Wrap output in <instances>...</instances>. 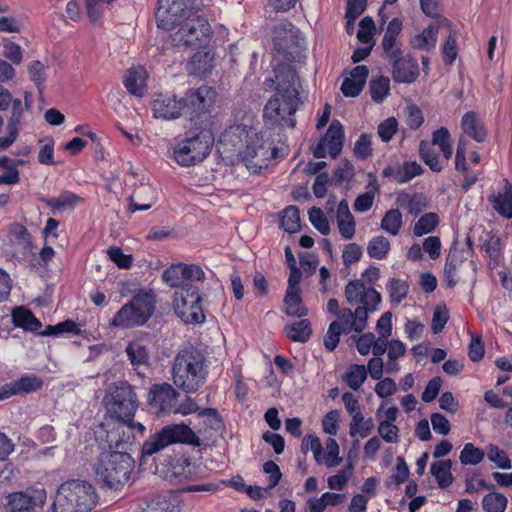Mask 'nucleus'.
<instances>
[{
    "mask_svg": "<svg viewBox=\"0 0 512 512\" xmlns=\"http://www.w3.org/2000/svg\"><path fill=\"white\" fill-rule=\"evenodd\" d=\"M192 0H158L155 12L157 27L163 30L178 28L172 35V45L206 49L212 36L208 20L196 15Z\"/></svg>",
    "mask_w": 512,
    "mask_h": 512,
    "instance_id": "1",
    "label": "nucleus"
},
{
    "mask_svg": "<svg viewBox=\"0 0 512 512\" xmlns=\"http://www.w3.org/2000/svg\"><path fill=\"white\" fill-rule=\"evenodd\" d=\"M205 278L203 269L195 264H172L163 271L165 284L176 288L173 306L176 314L187 324H198L205 321L202 307V296L198 282Z\"/></svg>",
    "mask_w": 512,
    "mask_h": 512,
    "instance_id": "2",
    "label": "nucleus"
},
{
    "mask_svg": "<svg viewBox=\"0 0 512 512\" xmlns=\"http://www.w3.org/2000/svg\"><path fill=\"white\" fill-rule=\"evenodd\" d=\"M275 78L277 80L276 92L268 100L264 107V117L272 125L289 122L291 127L295 126L294 119H288L292 116L303 103L300 98V81L296 70L288 65H281L275 69Z\"/></svg>",
    "mask_w": 512,
    "mask_h": 512,
    "instance_id": "3",
    "label": "nucleus"
},
{
    "mask_svg": "<svg viewBox=\"0 0 512 512\" xmlns=\"http://www.w3.org/2000/svg\"><path fill=\"white\" fill-rule=\"evenodd\" d=\"M245 137V148L240 152V157L253 174H260L267 169L270 162L279 158V149L274 145L271 134L266 131L256 132L253 127L247 125L230 126L222 137Z\"/></svg>",
    "mask_w": 512,
    "mask_h": 512,
    "instance_id": "4",
    "label": "nucleus"
},
{
    "mask_svg": "<svg viewBox=\"0 0 512 512\" xmlns=\"http://www.w3.org/2000/svg\"><path fill=\"white\" fill-rule=\"evenodd\" d=\"M205 356L196 348L181 350L174 359L172 376L174 384L186 393L197 392L207 377Z\"/></svg>",
    "mask_w": 512,
    "mask_h": 512,
    "instance_id": "5",
    "label": "nucleus"
},
{
    "mask_svg": "<svg viewBox=\"0 0 512 512\" xmlns=\"http://www.w3.org/2000/svg\"><path fill=\"white\" fill-rule=\"evenodd\" d=\"M134 464L125 451L102 452L94 465L95 478L102 488L118 490L128 482Z\"/></svg>",
    "mask_w": 512,
    "mask_h": 512,
    "instance_id": "6",
    "label": "nucleus"
},
{
    "mask_svg": "<svg viewBox=\"0 0 512 512\" xmlns=\"http://www.w3.org/2000/svg\"><path fill=\"white\" fill-rule=\"evenodd\" d=\"M97 498L89 482L69 480L59 486L49 512H89L96 506Z\"/></svg>",
    "mask_w": 512,
    "mask_h": 512,
    "instance_id": "7",
    "label": "nucleus"
},
{
    "mask_svg": "<svg viewBox=\"0 0 512 512\" xmlns=\"http://www.w3.org/2000/svg\"><path fill=\"white\" fill-rule=\"evenodd\" d=\"M157 295L153 289H138L131 300L113 316L110 326L129 329L145 325L156 310Z\"/></svg>",
    "mask_w": 512,
    "mask_h": 512,
    "instance_id": "8",
    "label": "nucleus"
},
{
    "mask_svg": "<svg viewBox=\"0 0 512 512\" xmlns=\"http://www.w3.org/2000/svg\"><path fill=\"white\" fill-rule=\"evenodd\" d=\"M214 136L210 129L194 127L173 148V158L182 167L193 166L206 159L213 147Z\"/></svg>",
    "mask_w": 512,
    "mask_h": 512,
    "instance_id": "9",
    "label": "nucleus"
},
{
    "mask_svg": "<svg viewBox=\"0 0 512 512\" xmlns=\"http://www.w3.org/2000/svg\"><path fill=\"white\" fill-rule=\"evenodd\" d=\"M173 444L199 447L201 439L189 425L183 422L165 425L145 440L141 447V461Z\"/></svg>",
    "mask_w": 512,
    "mask_h": 512,
    "instance_id": "10",
    "label": "nucleus"
},
{
    "mask_svg": "<svg viewBox=\"0 0 512 512\" xmlns=\"http://www.w3.org/2000/svg\"><path fill=\"white\" fill-rule=\"evenodd\" d=\"M106 409L111 418L119 423L124 419L130 420L138 409L137 395L127 382H119L111 388L105 397Z\"/></svg>",
    "mask_w": 512,
    "mask_h": 512,
    "instance_id": "11",
    "label": "nucleus"
},
{
    "mask_svg": "<svg viewBox=\"0 0 512 512\" xmlns=\"http://www.w3.org/2000/svg\"><path fill=\"white\" fill-rule=\"evenodd\" d=\"M46 491L40 488L26 489L7 496V512H40L46 501Z\"/></svg>",
    "mask_w": 512,
    "mask_h": 512,
    "instance_id": "12",
    "label": "nucleus"
},
{
    "mask_svg": "<svg viewBox=\"0 0 512 512\" xmlns=\"http://www.w3.org/2000/svg\"><path fill=\"white\" fill-rule=\"evenodd\" d=\"M343 142V126L338 120H333L326 133L312 147L313 155L318 159L325 158L327 155L334 159L341 153Z\"/></svg>",
    "mask_w": 512,
    "mask_h": 512,
    "instance_id": "13",
    "label": "nucleus"
},
{
    "mask_svg": "<svg viewBox=\"0 0 512 512\" xmlns=\"http://www.w3.org/2000/svg\"><path fill=\"white\" fill-rule=\"evenodd\" d=\"M179 392L169 383H155L151 386L147 403L156 414H171L175 410Z\"/></svg>",
    "mask_w": 512,
    "mask_h": 512,
    "instance_id": "14",
    "label": "nucleus"
},
{
    "mask_svg": "<svg viewBox=\"0 0 512 512\" xmlns=\"http://www.w3.org/2000/svg\"><path fill=\"white\" fill-rule=\"evenodd\" d=\"M217 93L213 87L203 85L197 89H189L182 100L185 102V115L191 119L209 111L214 105Z\"/></svg>",
    "mask_w": 512,
    "mask_h": 512,
    "instance_id": "15",
    "label": "nucleus"
},
{
    "mask_svg": "<svg viewBox=\"0 0 512 512\" xmlns=\"http://www.w3.org/2000/svg\"><path fill=\"white\" fill-rule=\"evenodd\" d=\"M392 66V78L397 83L410 84L419 76V66L416 59L404 55L401 51L397 56L385 58Z\"/></svg>",
    "mask_w": 512,
    "mask_h": 512,
    "instance_id": "16",
    "label": "nucleus"
},
{
    "mask_svg": "<svg viewBox=\"0 0 512 512\" xmlns=\"http://www.w3.org/2000/svg\"><path fill=\"white\" fill-rule=\"evenodd\" d=\"M185 107L182 98H177L175 94H159L152 102L154 117L164 120L177 119L185 115Z\"/></svg>",
    "mask_w": 512,
    "mask_h": 512,
    "instance_id": "17",
    "label": "nucleus"
},
{
    "mask_svg": "<svg viewBox=\"0 0 512 512\" xmlns=\"http://www.w3.org/2000/svg\"><path fill=\"white\" fill-rule=\"evenodd\" d=\"M299 43L300 32L293 24H284L275 29L274 48L278 53L292 55Z\"/></svg>",
    "mask_w": 512,
    "mask_h": 512,
    "instance_id": "18",
    "label": "nucleus"
},
{
    "mask_svg": "<svg viewBox=\"0 0 512 512\" xmlns=\"http://www.w3.org/2000/svg\"><path fill=\"white\" fill-rule=\"evenodd\" d=\"M43 380L35 375H24L16 381L0 386V402L22 393H31L40 390Z\"/></svg>",
    "mask_w": 512,
    "mask_h": 512,
    "instance_id": "19",
    "label": "nucleus"
},
{
    "mask_svg": "<svg viewBox=\"0 0 512 512\" xmlns=\"http://www.w3.org/2000/svg\"><path fill=\"white\" fill-rule=\"evenodd\" d=\"M403 28V22L399 17L391 19L387 25L386 31L381 41V48L383 50L384 58L395 57L402 49L399 35Z\"/></svg>",
    "mask_w": 512,
    "mask_h": 512,
    "instance_id": "20",
    "label": "nucleus"
},
{
    "mask_svg": "<svg viewBox=\"0 0 512 512\" xmlns=\"http://www.w3.org/2000/svg\"><path fill=\"white\" fill-rule=\"evenodd\" d=\"M158 199L156 189L149 183L138 185L129 197V211H146L150 209Z\"/></svg>",
    "mask_w": 512,
    "mask_h": 512,
    "instance_id": "21",
    "label": "nucleus"
},
{
    "mask_svg": "<svg viewBox=\"0 0 512 512\" xmlns=\"http://www.w3.org/2000/svg\"><path fill=\"white\" fill-rule=\"evenodd\" d=\"M187 65L189 74L205 78L211 74L214 68V54L211 49H197Z\"/></svg>",
    "mask_w": 512,
    "mask_h": 512,
    "instance_id": "22",
    "label": "nucleus"
},
{
    "mask_svg": "<svg viewBox=\"0 0 512 512\" xmlns=\"http://www.w3.org/2000/svg\"><path fill=\"white\" fill-rule=\"evenodd\" d=\"M441 26L445 27V24H440L438 21L436 24L428 25L421 33L414 35L410 39L411 47L419 51H432L436 47Z\"/></svg>",
    "mask_w": 512,
    "mask_h": 512,
    "instance_id": "23",
    "label": "nucleus"
},
{
    "mask_svg": "<svg viewBox=\"0 0 512 512\" xmlns=\"http://www.w3.org/2000/svg\"><path fill=\"white\" fill-rule=\"evenodd\" d=\"M11 318L15 327L27 332H38L42 328L41 321L25 306L13 308Z\"/></svg>",
    "mask_w": 512,
    "mask_h": 512,
    "instance_id": "24",
    "label": "nucleus"
},
{
    "mask_svg": "<svg viewBox=\"0 0 512 512\" xmlns=\"http://www.w3.org/2000/svg\"><path fill=\"white\" fill-rule=\"evenodd\" d=\"M146 71L141 68H130L123 78V85L134 96L142 97L146 92Z\"/></svg>",
    "mask_w": 512,
    "mask_h": 512,
    "instance_id": "25",
    "label": "nucleus"
},
{
    "mask_svg": "<svg viewBox=\"0 0 512 512\" xmlns=\"http://www.w3.org/2000/svg\"><path fill=\"white\" fill-rule=\"evenodd\" d=\"M490 202L500 216L512 219V183L505 180L503 189L494 195Z\"/></svg>",
    "mask_w": 512,
    "mask_h": 512,
    "instance_id": "26",
    "label": "nucleus"
},
{
    "mask_svg": "<svg viewBox=\"0 0 512 512\" xmlns=\"http://www.w3.org/2000/svg\"><path fill=\"white\" fill-rule=\"evenodd\" d=\"M125 353L135 371L139 370L141 367L149 366V351L141 341H130L125 348Z\"/></svg>",
    "mask_w": 512,
    "mask_h": 512,
    "instance_id": "27",
    "label": "nucleus"
},
{
    "mask_svg": "<svg viewBox=\"0 0 512 512\" xmlns=\"http://www.w3.org/2000/svg\"><path fill=\"white\" fill-rule=\"evenodd\" d=\"M461 128L467 136L479 143L486 140V129L484 125L480 123L477 114L474 111H469L463 115L461 119Z\"/></svg>",
    "mask_w": 512,
    "mask_h": 512,
    "instance_id": "28",
    "label": "nucleus"
},
{
    "mask_svg": "<svg viewBox=\"0 0 512 512\" xmlns=\"http://www.w3.org/2000/svg\"><path fill=\"white\" fill-rule=\"evenodd\" d=\"M53 213L56 211L74 208L85 202V199L74 192L64 191L59 197H50L42 200Z\"/></svg>",
    "mask_w": 512,
    "mask_h": 512,
    "instance_id": "29",
    "label": "nucleus"
},
{
    "mask_svg": "<svg viewBox=\"0 0 512 512\" xmlns=\"http://www.w3.org/2000/svg\"><path fill=\"white\" fill-rule=\"evenodd\" d=\"M396 204L416 217L426 209L427 198L421 193H415L413 195L401 193L396 198Z\"/></svg>",
    "mask_w": 512,
    "mask_h": 512,
    "instance_id": "30",
    "label": "nucleus"
},
{
    "mask_svg": "<svg viewBox=\"0 0 512 512\" xmlns=\"http://www.w3.org/2000/svg\"><path fill=\"white\" fill-rule=\"evenodd\" d=\"M283 301L286 306L284 312L287 316L302 318L308 314V309L301 297V291L286 290Z\"/></svg>",
    "mask_w": 512,
    "mask_h": 512,
    "instance_id": "31",
    "label": "nucleus"
},
{
    "mask_svg": "<svg viewBox=\"0 0 512 512\" xmlns=\"http://www.w3.org/2000/svg\"><path fill=\"white\" fill-rule=\"evenodd\" d=\"M287 338L293 342H307L312 334L311 323L308 319H301L295 323L287 324L284 327Z\"/></svg>",
    "mask_w": 512,
    "mask_h": 512,
    "instance_id": "32",
    "label": "nucleus"
},
{
    "mask_svg": "<svg viewBox=\"0 0 512 512\" xmlns=\"http://www.w3.org/2000/svg\"><path fill=\"white\" fill-rule=\"evenodd\" d=\"M22 164L23 160H16L8 156H1L0 168H3L5 172L0 174V185L17 184L20 181V174L17 166Z\"/></svg>",
    "mask_w": 512,
    "mask_h": 512,
    "instance_id": "33",
    "label": "nucleus"
},
{
    "mask_svg": "<svg viewBox=\"0 0 512 512\" xmlns=\"http://www.w3.org/2000/svg\"><path fill=\"white\" fill-rule=\"evenodd\" d=\"M451 467L452 461L450 459L438 460L431 464L430 472L441 489H445L453 483L454 478L451 473Z\"/></svg>",
    "mask_w": 512,
    "mask_h": 512,
    "instance_id": "34",
    "label": "nucleus"
},
{
    "mask_svg": "<svg viewBox=\"0 0 512 512\" xmlns=\"http://www.w3.org/2000/svg\"><path fill=\"white\" fill-rule=\"evenodd\" d=\"M409 289L410 285L405 279L390 278L386 284V290L392 305H399L406 299Z\"/></svg>",
    "mask_w": 512,
    "mask_h": 512,
    "instance_id": "35",
    "label": "nucleus"
},
{
    "mask_svg": "<svg viewBox=\"0 0 512 512\" xmlns=\"http://www.w3.org/2000/svg\"><path fill=\"white\" fill-rule=\"evenodd\" d=\"M172 474L175 477L193 479L196 475L195 464L185 456H176L171 462Z\"/></svg>",
    "mask_w": 512,
    "mask_h": 512,
    "instance_id": "36",
    "label": "nucleus"
},
{
    "mask_svg": "<svg viewBox=\"0 0 512 512\" xmlns=\"http://www.w3.org/2000/svg\"><path fill=\"white\" fill-rule=\"evenodd\" d=\"M367 379V369L361 364H350L343 376V381L352 390H358Z\"/></svg>",
    "mask_w": 512,
    "mask_h": 512,
    "instance_id": "37",
    "label": "nucleus"
},
{
    "mask_svg": "<svg viewBox=\"0 0 512 512\" xmlns=\"http://www.w3.org/2000/svg\"><path fill=\"white\" fill-rule=\"evenodd\" d=\"M369 92L374 102L382 103L390 93V79L384 75L372 79L369 84Z\"/></svg>",
    "mask_w": 512,
    "mask_h": 512,
    "instance_id": "38",
    "label": "nucleus"
},
{
    "mask_svg": "<svg viewBox=\"0 0 512 512\" xmlns=\"http://www.w3.org/2000/svg\"><path fill=\"white\" fill-rule=\"evenodd\" d=\"M374 429V420L364 418L362 413H356L350 423L349 433L352 437L359 435L361 438L368 437Z\"/></svg>",
    "mask_w": 512,
    "mask_h": 512,
    "instance_id": "39",
    "label": "nucleus"
},
{
    "mask_svg": "<svg viewBox=\"0 0 512 512\" xmlns=\"http://www.w3.org/2000/svg\"><path fill=\"white\" fill-rule=\"evenodd\" d=\"M467 245L468 250L466 251L463 248H459L457 242H454L449 249L444 266H447L449 270H457L466 260L465 254L472 251V241L469 237L467 238Z\"/></svg>",
    "mask_w": 512,
    "mask_h": 512,
    "instance_id": "40",
    "label": "nucleus"
},
{
    "mask_svg": "<svg viewBox=\"0 0 512 512\" xmlns=\"http://www.w3.org/2000/svg\"><path fill=\"white\" fill-rule=\"evenodd\" d=\"M507 504V497L495 491L486 494L481 501L482 509L485 512H505Z\"/></svg>",
    "mask_w": 512,
    "mask_h": 512,
    "instance_id": "41",
    "label": "nucleus"
},
{
    "mask_svg": "<svg viewBox=\"0 0 512 512\" xmlns=\"http://www.w3.org/2000/svg\"><path fill=\"white\" fill-rule=\"evenodd\" d=\"M280 227L292 234L300 229V212L296 206H288L284 209L280 218Z\"/></svg>",
    "mask_w": 512,
    "mask_h": 512,
    "instance_id": "42",
    "label": "nucleus"
},
{
    "mask_svg": "<svg viewBox=\"0 0 512 512\" xmlns=\"http://www.w3.org/2000/svg\"><path fill=\"white\" fill-rule=\"evenodd\" d=\"M440 222L439 215L435 212L423 214L415 223L413 233L417 237H421L434 231Z\"/></svg>",
    "mask_w": 512,
    "mask_h": 512,
    "instance_id": "43",
    "label": "nucleus"
},
{
    "mask_svg": "<svg viewBox=\"0 0 512 512\" xmlns=\"http://www.w3.org/2000/svg\"><path fill=\"white\" fill-rule=\"evenodd\" d=\"M410 475L409 468L403 457H398L396 467L385 481L386 488L397 487L407 481Z\"/></svg>",
    "mask_w": 512,
    "mask_h": 512,
    "instance_id": "44",
    "label": "nucleus"
},
{
    "mask_svg": "<svg viewBox=\"0 0 512 512\" xmlns=\"http://www.w3.org/2000/svg\"><path fill=\"white\" fill-rule=\"evenodd\" d=\"M481 251L490 259V264L497 266L502 257V243L500 237L496 235L489 236L483 243Z\"/></svg>",
    "mask_w": 512,
    "mask_h": 512,
    "instance_id": "45",
    "label": "nucleus"
},
{
    "mask_svg": "<svg viewBox=\"0 0 512 512\" xmlns=\"http://www.w3.org/2000/svg\"><path fill=\"white\" fill-rule=\"evenodd\" d=\"M432 144L439 146V149L446 160H449L452 157L453 150L451 146V136L447 128L441 127L433 132Z\"/></svg>",
    "mask_w": 512,
    "mask_h": 512,
    "instance_id": "46",
    "label": "nucleus"
},
{
    "mask_svg": "<svg viewBox=\"0 0 512 512\" xmlns=\"http://www.w3.org/2000/svg\"><path fill=\"white\" fill-rule=\"evenodd\" d=\"M402 225V214L399 209L388 210L381 220V228L392 236H396Z\"/></svg>",
    "mask_w": 512,
    "mask_h": 512,
    "instance_id": "47",
    "label": "nucleus"
},
{
    "mask_svg": "<svg viewBox=\"0 0 512 512\" xmlns=\"http://www.w3.org/2000/svg\"><path fill=\"white\" fill-rule=\"evenodd\" d=\"M485 452L483 449L476 447L473 443H466L460 452V462L463 465H478L483 461Z\"/></svg>",
    "mask_w": 512,
    "mask_h": 512,
    "instance_id": "48",
    "label": "nucleus"
},
{
    "mask_svg": "<svg viewBox=\"0 0 512 512\" xmlns=\"http://www.w3.org/2000/svg\"><path fill=\"white\" fill-rule=\"evenodd\" d=\"M390 250V242L384 236L373 237L367 246V253L371 258L382 260Z\"/></svg>",
    "mask_w": 512,
    "mask_h": 512,
    "instance_id": "49",
    "label": "nucleus"
},
{
    "mask_svg": "<svg viewBox=\"0 0 512 512\" xmlns=\"http://www.w3.org/2000/svg\"><path fill=\"white\" fill-rule=\"evenodd\" d=\"M422 12L433 19H436L440 24H445V27L450 28L451 21L440 15V0H419Z\"/></svg>",
    "mask_w": 512,
    "mask_h": 512,
    "instance_id": "50",
    "label": "nucleus"
},
{
    "mask_svg": "<svg viewBox=\"0 0 512 512\" xmlns=\"http://www.w3.org/2000/svg\"><path fill=\"white\" fill-rule=\"evenodd\" d=\"M353 470L354 466L352 462L349 461L343 470H340L335 475L328 477V487L331 490H343L346 487L350 477L352 476Z\"/></svg>",
    "mask_w": 512,
    "mask_h": 512,
    "instance_id": "51",
    "label": "nucleus"
},
{
    "mask_svg": "<svg viewBox=\"0 0 512 512\" xmlns=\"http://www.w3.org/2000/svg\"><path fill=\"white\" fill-rule=\"evenodd\" d=\"M342 334L347 335L348 333L341 328V324L338 321L331 322L323 339L325 348L330 352L334 351L339 344Z\"/></svg>",
    "mask_w": 512,
    "mask_h": 512,
    "instance_id": "52",
    "label": "nucleus"
},
{
    "mask_svg": "<svg viewBox=\"0 0 512 512\" xmlns=\"http://www.w3.org/2000/svg\"><path fill=\"white\" fill-rule=\"evenodd\" d=\"M487 458L500 469H510L512 467L508 454L497 445L489 444L487 446Z\"/></svg>",
    "mask_w": 512,
    "mask_h": 512,
    "instance_id": "53",
    "label": "nucleus"
},
{
    "mask_svg": "<svg viewBox=\"0 0 512 512\" xmlns=\"http://www.w3.org/2000/svg\"><path fill=\"white\" fill-rule=\"evenodd\" d=\"M309 220L313 227L322 235L330 233V225L324 212L318 207H312L309 212Z\"/></svg>",
    "mask_w": 512,
    "mask_h": 512,
    "instance_id": "54",
    "label": "nucleus"
},
{
    "mask_svg": "<svg viewBox=\"0 0 512 512\" xmlns=\"http://www.w3.org/2000/svg\"><path fill=\"white\" fill-rule=\"evenodd\" d=\"M376 27L372 17L365 16L359 22V30L357 32V39L364 44H370L373 40Z\"/></svg>",
    "mask_w": 512,
    "mask_h": 512,
    "instance_id": "55",
    "label": "nucleus"
},
{
    "mask_svg": "<svg viewBox=\"0 0 512 512\" xmlns=\"http://www.w3.org/2000/svg\"><path fill=\"white\" fill-rule=\"evenodd\" d=\"M354 156L358 160H365L372 155L371 135L362 133L356 140L353 148Z\"/></svg>",
    "mask_w": 512,
    "mask_h": 512,
    "instance_id": "56",
    "label": "nucleus"
},
{
    "mask_svg": "<svg viewBox=\"0 0 512 512\" xmlns=\"http://www.w3.org/2000/svg\"><path fill=\"white\" fill-rule=\"evenodd\" d=\"M28 73L31 81L36 85L38 92L42 94L43 85L46 80L44 64L39 60L31 62L28 66Z\"/></svg>",
    "mask_w": 512,
    "mask_h": 512,
    "instance_id": "57",
    "label": "nucleus"
},
{
    "mask_svg": "<svg viewBox=\"0 0 512 512\" xmlns=\"http://www.w3.org/2000/svg\"><path fill=\"white\" fill-rule=\"evenodd\" d=\"M420 155L424 163L433 171L440 172L443 166L440 162L439 155L423 142L420 144Z\"/></svg>",
    "mask_w": 512,
    "mask_h": 512,
    "instance_id": "58",
    "label": "nucleus"
},
{
    "mask_svg": "<svg viewBox=\"0 0 512 512\" xmlns=\"http://www.w3.org/2000/svg\"><path fill=\"white\" fill-rule=\"evenodd\" d=\"M381 175L383 178H393L399 184L407 183L412 180L403 164L388 165L382 170Z\"/></svg>",
    "mask_w": 512,
    "mask_h": 512,
    "instance_id": "59",
    "label": "nucleus"
},
{
    "mask_svg": "<svg viewBox=\"0 0 512 512\" xmlns=\"http://www.w3.org/2000/svg\"><path fill=\"white\" fill-rule=\"evenodd\" d=\"M109 259L121 269H129L133 265V257L131 254H125L120 247H110L107 250Z\"/></svg>",
    "mask_w": 512,
    "mask_h": 512,
    "instance_id": "60",
    "label": "nucleus"
},
{
    "mask_svg": "<svg viewBox=\"0 0 512 512\" xmlns=\"http://www.w3.org/2000/svg\"><path fill=\"white\" fill-rule=\"evenodd\" d=\"M398 130V121L395 117H388L377 128V133L382 142H389Z\"/></svg>",
    "mask_w": 512,
    "mask_h": 512,
    "instance_id": "61",
    "label": "nucleus"
},
{
    "mask_svg": "<svg viewBox=\"0 0 512 512\" xmlns=\"http://www.w3.org/2000/svg\"><path fill=\"white\" fill-rule=\"evenodd\" d=\"M366 287L361 280H352L346 285L345 296L351 305L358 304Z\"/></svg>",
    "mask_w": 512,
    "mask_h": 512,
    "instance_id": "62",
    "label": "nucleus"
},
{
    "mask_svg": "<svg viewBox=\"0 0 512 512\" xmlns=\"http://www.w3.org/2000/svg\"><path fill=\"white\" fill-rule=\"evenodd\" d=\"M301 450L307 452L311 450L314 455V459L317 463H321V457L323 454V447L319 437L315 435H307L303 438L301 443Z\"/></svg>",
    "mask_w": 512,
    "mask_h": 512,
    "instance_id": "63",
    "label": "nucleus"
},
{
    "mask_svg": "<svg viewBox=\"0 0 512 512\" xmlns=\"http://www.w3.org/2000/svg\"><path fill=\"white\" fill-rule=\"evenodd\" d=\"M424 122L422 110L415 104H410L406 108V124L411 130L419 129Z\"/></svg>",
    "mask_w": 512,
    "mask_h": 512,
    "instance_id": "64",
    "label": "nucleus"
}]
</instances>
